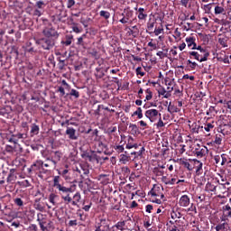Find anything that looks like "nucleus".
Wrapping results in <instances>:
<instances>
[{
  "label": "nucleus",
  "instance_id": "1",
  "mask_svg": "<svg viewBox=\"0 0 231 231\" xmlns=\"http://www.w3.org/2000/svg\"><path fill=\"white\" fill-rule=\"evenodd\" d=\"M75 187H77V185L75 184L71 185L69 188L61 184L58 188H56L65 205H69V202L71 201L70 194L75 192Z\"/></svg>",
  "mask_w": 231,
  "mask_h": 231
},
{
  "label": "nucleus",
  "instance_id": "2",
  "mask_svg": "<svg viewBox=\"0 0 231 231\" xmlns=\"http://www.w3.org/2000/svg\"><path fill=\"white\" fill-rule=\"evenodd\" d=\"M149 195L153 198L152 199V203H156L157 205H162V199H165V195L163 194V188L153 185V188L150 190Z\"/></svg>",
  "mask_w": 231,
  "mask_h": 231
},
{
  "label": "nucleus",
  "instance_id": "3",
  "mask_svg": "<svg viewBox=\"0 0 231 231\" xmlns=\"http://www.w3.org/2000/svg\"><path fill=\"white\" fill-rule=\"evenodd\" d=\"M56 42L57 41H55L53 38H47L46 36H44L43 38H40L36 41V44H38V46H41L42 50H46L47 51H50V50H53Z\"/></svg>",
  "mask_w": 231,
  "mask_h": 231
},
{
  "label": "nucleus",
  "instance_id": "4",
  "mask_svg": "<svg viewBox=\"0 0 231 231\" xmlns=\"http://www.w3.org/2000/svg\"><path fill=\"white\" fill-rule=\"evenodd\" d=\"M44 167L46 169L45 172H48L51 167L53 169V162L48 161V159H46V162L42 161H37L34 164L32 165L31 169H32V171H38V169H42V171H44Z\"/></svg>",
  "mask_w": 231,
  "mask_h": 231
},
{
  "label": "nucleus",
  "instance_id": "5",
  "mask_svg": "<svg viewBox=\"0 0 231 231\" xmlns=\"http://www.w3.org/2000/svg\"><path fill=\"white\" fill-rule=\"evenodd\" d=\"M42 34L44 37H47L48 39H53L54 41L59 39V32H57V30H55L53 27H46L43 29Z\"/></svg>",
  "mask_w": 231,
  "mask_h": 231
},
{
  "label": "nucleus",
  "instance_id": "6",
  "mask_svg": "<svg viewBox=\"0 0 231 231\" xmlns=\"http://www.w3.org/2000/svg\"><path fill=\"white\" fill-rule=\"evenodd\" d=\"M194 156L197 158H205L208 154V148L207 146L197 144L195 150L193 151Z\"/></svg>",
  "mask_w": 231,
  "mask_h": 231
},
{
  "label": "nucleus",
  "instance_id": "7",
  "mask_svg": "<svg viewBox=\"0 0 231 231\" xmlns=\"http://www.w3.org/2000/svg\"><path fill=\"white\" fill-rule=\"evenodd\" d=\"M144 116L150 120V122H156L159 116H162V114L154 108L148 109L144 113Z\"/></svg>",
  "mask_w": 231,
  "mask_h": 231
},
{
  "label": "nucleus",
  "instance_id": "8",
  "mask_svg": "<svg viewBox=\"0 0 231 231\" xmlns=\"http://www.w3.org/2000/svg\"><path fill=\"white\" fill-rule=\"evenodd\" d=\"M134 10L136 11V15L139 21H147V9L143 7H135Z\"/></svg>",
  "mask_w": 231,
  "mask_h": 231
},
{
  "label": "nucleus",
  "instance_id": "9",
  "mask_svg": "<svg viewBox=\"0 0 231 231\" xmlns=\"http://www.w3.org/2000/svg\"><path fill=\"white\" fill-rule=\"evenodd\" d=\"M60 158H62V152L56 151L54 152V159L47 158V162H51L53 169H56Z\"/></svg>",
  "mask_w": 231,
  "mask_h": 231
},
{
  "label": "nucleus",
  "instance_id": "10",
  "mask_svg": "<svg viewBox=\"0 0 231 231\" xmlns=\"http://www.w3.org/2000/svg\"><path fill=\"white\" fill-rule=\"evenodd\" d=\"M95 149L99 154L107 151V144L103 143L102 141L97 140L95 142Z\"/></svg>",
  "mask_w": 231,
  "mask_h": 231
},
{
  "label": "nucleus",
  "instance_id": "11",
  "mask_svg": "<svg viewBox=\"0 0 231 231\" xmlns=\"http://www.w3.org/2000/svg\"><path fill=\"white\" fill-rule=\"evenodd\" d=\"M215 163L217 165L221 163V165H225L226 162H228V155L226 153H222L220 155H215L214 156Z\"/></svg>",
  "mask_w": 231,
  "mask_h": 231
},
{
  "label": "nucleus",
  "instance_id": "12",
  "mask_svg": "<svg viewBox=\"0 0 231 231\" xmlns=\"http://www.w3.org/2000/svg\"><path fill=\"white\" fill-rule=\"evenodd\" d=\"M65 134L69 138V140H79V136L77 134V130L73 127L67 126V130Z\"/></svg>",
  "mask_w": 231,
  "mask_h": 231
},
{
  "label": "nucleus",
  "instance_id": "13",
  "mask_svg": "<svg viewBox=\"0 0 231 231\" xmlns=\"http://www.w3.org/2000/svg\"><path fill=\"white\" fill-rule=\"evenodd\" d=\"M196 50H198V51H200V53H203V57L200 58L199 62H206V60H208V57H210V52H208L207 49H203L201 46L196 45Z\"/></svg>",
  "mask_w": 231,
  "mask_h": 231
},
{
  "label": "nucleus",
  "instance_id": "14",
  "mask_svg": "<svg viewBox=\"0 0 231 231\" xmlns=\"http://www.w3.org/2000/svg\"><path fill=\"white\" fill-rule=\"evenodd\" d=\"M189 162H193L194 165H196L197 176H200V174H203V162L198 161V159L189 160Z\"/></svg>",
  "mask_w": 231,
  "mask_h": 231
},
{
  "label": "nucleus",
  "instance_id": "15",
  "mask_svg": "<svg viewBox=\"0 0 231 231\" xmlns=\"http://www.w3.org/2000/svg\"><path fill=\"white\" fill-rule=\"evenodd\" d=\"M179 205L180 207H189V205H190V198H189V196L187 195H183L180 197V200H179Z\"/></svg>",
  "mask_w": 231,
  "mask_h": 231
},
{
  "label": "nucleus",
  "instance_id": "16",
  "mask_svg": "<svg viewBox=\"0 0 231 231\" xmlns=\"http://www.w3.org/2000/svg\"><path fill=\"white\" fill-rule=\"evenodd\" d=\"M37 221L40 225V228L42 231L46 230V226H44V224L46 223V218H44V215L42 213L37 214Z\"/></svg>",
  "mask_w": 231,
  "mask_h": 231
},
{
  "label": "nucleus",
  "instance_id": "17",
  "mask_svg": "<svg viewBox=\"0 0 231 231\" xmlns=\"http://www.w3.org/2000/svg\"><path fill=\"white\" fill-rule=\"evenodd\" d=\"M218 43L222 48H228V37L225 34H219Z\"/></svg>",
  "mask_w": 231,
  "mask_h": 231
},
{
  "label": "nucleus",
  "instance_id": "18",
  "mask_svg": "<svg viewBox=\"0 0 231 231\" xmlns=\"http://www.w3.org/2000/svg\"><path fill=\"white\" fill-rule=\"evenodd\" d=\"M127 33L128 35H132V37L136 38L140 35V29H138V26L134 25L131 28H128Z\"/></svg>",
  "mask_w": 231,
  "mask_h": 231
},
{
  "label": "nucleus",
  "instance_id": "19",
  "mask_svg": "<svg viewBox=\"0 0 231 231\" xmlns=\"http://www.w3.org/2000/svg\"><path fill=\"white\" fill-rule=\"evenodd\" d=\"M164 82L165 85L167 86V91H169V93H172V91H174V79L166 78L164 79Z\"/></svg>",
  "mask_w": 231,
  "mask_h": 231
},
{
  "label": "nucleus",
  "instance_id": "20",
  "mask_svg": "<svg viewBox=\"0 0 231 231\" xmlns=\"http://www.w3.org/2000/svg\"><path fill=\"white\" fill-rule=\"evenodd\" d=\"M130 161H131V156H129V154H127V152H125V153H122L119 156V162L123 165H125L126 163H129Z\"/></svg>",
  "mask_w": 231,
  "mask_h": 231
},
{
  "label": "nucleus",
  "instance_id": "21",
  "mask_svg": "<svg viewBox=\"0 0 231 231\" xmlns=\"http://www.w3.org/2000/svg\"><path fill=\"white\" fill-rule=\"evenodd\" d=\"M87 37V34H82L80 37H79L77 45L81 46V48H86V46H88V42H86Z\"/></svg>",
  "mask_w": 231,
  "mask_h": 231
},
{
  "label": "nucleus",
  "instance_id": "22",
  "mask_svg": "<svg viewBox=\"0 0 231 231\" xmlns=\"http://www.w3.org/2000/svg\"><path fill=\"white\" fill-rule=\"evenodd\" d=\"M189 59H192V57L196 60H201V59H203V52L201 51H189Z\"/></svg>",
  "mask_w": 231,
  "mask_h": 231
},
{
  "label": "nucleus",
  "instance_id": "23",
  "mask_svg": "<svg viewBox=\"0 0 231 231\" xmlns=\"http://www.w3.org/2000/svg\"><path fill=\"white\" fill-rule=\"evenodd\" d=\"M17 180V175H15V170L11 169L7 176V183H14Z\"/></svg>",
  "mask_w": 231,
  "mask_h": 231
},
{
  "label": "nucleus",
  "instance_id": "24",
  "mask_svg": "<svg viewBox=\"0 0 231 231\" xmlns=\"http://www.w3.org/2000/svg\"><path fill=\"white\" fill-rule=\"evenodd\" d=\"M82 199V197L80 196V192H77L74 196L73 199H71V201L69 203H71V205L73 207H77V205H79V203H80V199Z\"/></svg>",
  "mask_w": 231,
  "mask_h": 231
},
{
  "label": "nucleus",
  "instance_id": "25",
  "mask_svg": "<svg viewBox=\"0 0 231 231\" xmlns=\"http://www.w3.org/2000/svg\"><path fill=\"white\" fill-rule=\"evenodd\" d=\"M217 186H216L215 182H208L205 187L206 192H214L216 194V189Z\"/></svg>",
  "mask_w": 231,
  "mask_h": 231
},
{
  "label": "nucleus",
  "instance_id": "26",
  "mask_svg": "<svg viewBox=\"0 0 231 231\" xmlns=\"http://www.w3.org/2000/svg\"><path fill=\"white\" fill-rule=\"evenodd\" d=\"M196 39L194 37L189 36L186 38V42L188 44L189 48H191V50H196Z\"/></svg>",
  "mask_w": 231,
  "mask_h": 231
},
{
  "label": "nucleus",
  "instance_id": "27",
  "mask_svg": "<svg viewBox=\"0 0 231 231\" xmlns=\"http://www.w3.org/2000/svg\"><path fill=\"white\" fill-rule=\"evenodd\" d=\"M72 42H73V34H67L65 36V41H61V44H63V46H71Z\"/></svg>",
  "mask_w": 231,
  "mask_h": 231
},
{
  "label": "nucleus",
  "instance_id": "28",
  "mask_svg": "<svg viewBox=\"0 0 231 231\" xmlns=\"http://www.w3.org/2000/svg\"><path fill=\"white\" fill-rule=\"evenodd\" d=\"M78 172H79L83 180H89V169L82 168V171H80V170H78Z\"/></svg>",
  "mask_w": 231,
  "mask_h": 231
},
{
  "label": "nucleus",
  "instance_id": "29",
  "mask_svg": "<svg viewBox=\"0 0 231 231\" xmlns=\"http://www.w3.org/2000/svg\"><path fill=\"white\" fill-rule=\"evenodd\" d=\"M215 229L217 231H228V223H219L218 225L216 226Z\"/></svg>",
  "mask_w": 231,
  "mask_h": 231
},
{
  "label": "nucleus",
  "instance_id": "30",
  "mask_svg": "<svg viewBox=\"0 0 231 231\" xmlns=\"http://www.w3.org/2000/svg\"><path fill=\"white\" fill-rule=\"evenodd\" d=\"M134 141V139L130 136L128 137V143H126V149H138V144L137 143H133V142Z\"/></svg>",
  "mask_w": 231,
  "mask_h": 231
},
{
  "label": "nucleus",
  "instance_id": "31",
  "mask_svg": "<svg viewBox=\"0 0 231 231\" xmlns=\"http://www.w3.org/2000/svg\"><path fill=\"white\" fill-rule=\"evenodd\" d=\"M154 24H156V20H149V22L147 23V32L148 33L151 35L152 34V30L154 28Z\"/></svg>",
  "mask_w": 231,
  "mask_h": 231
},
{
  "label": "nucleus",
  "instance_id": "32",
  "mask_svg": "<svg viewBox=\"0 0 231 231\" xmlns=\"http://www.w3.org/2000/svg\"><path fill=\"white\" fill-rule=\"evenodd\" d=\"M216 122L212 121L211 123H207L204 125V130L207 133H210V131H212L214 129V127H216Z\"/></svg>",
  "mask_w": 231,
  "mask_h": 231
},
{
  "label": "nucleus",
  "instance_id": "33",
  "mask_svg": "<svg viewBox=\"0 0 231 231\" xmlns=\"http://www.w3.org/2000/svg\"><path fill=\"white\" fill-rule=\"evenodd\" d=\"M13 136L16 139V143L19 142V140H26L28 138L27 134H22V133H17L13 134Z\"/></svg>",
  "mask_w": 231,
  "mask_h": 231
},
{
  "label": "nucleus",
  "instance_id": "34",
  "mask_svg": "<svg viewBox=\"0 0 231 231\" xmlns=\"http://www.w3.org/2000/svg\"><path fill=\"white\" fill-rule=\"evenodd\" d=\"M223 213L225 217H231V206L228 204L223 207Z\"/></svg>",
  "mask_w": 231,
  "mask_h": 231
},
{
  "label": "nucleus",
  "instance_id": "35",
  "mask_svg": "<svg viewBox=\"0 0 231 231\" xmlns=\"http://www.w3.org/2000/svg\"><path fill=\"white\" fill-rule=\"evenodd\" d=\"M124 226H125V221H120V222H117L115 226H113L112 228H116V230H121V231H124L125 230V228H124Z\"/></svg>",
  "mask_w": 231,
  "mask_h": 231
},
{
  "label": "nucleus",
  "instance_id": "36",
  "mask_svg": "<svg viewBox=\"0 0 231 231\" xmlns=\"http://www.w3.org/2000/svg\"><path fill=\"white\" fill-rule=\"evenodd\" d=\"M39 125L33 124L31 126V136H35V134H39Z\"/></svg>",
  "mask_w": 231,
  "mask_h": 231
},
{
  "label": "nucleus",
  "instance_id": "37",
  "mask_svg": "<svg viewBox=\"0 0 231 231\" xmlns=\"http://www.w3.org/2000/svg\"><path fill=\"white\" fill-rule=\"evenodd\" d=\"M226 10L223 6H220L219 5L215 6V15H219L221 14H226Z\"/></svg>",
  "mask_w": 231,
  "mask_h": 231
},
{
  "label": "nucleus",
  "instance_id": "38",
  "mask_svg": "<svg viewBox=\"0 0 231 231\" xmlns=\"http://www.w3.org/2000/svg\"><path fill=\"white\" fill-rule=\"evenodd\" d=\"M180 165H183V167H185V169H188V171H192L194 169V167H192V165H190V162H187V160L180 159Z\"/></svg>",
  "mask_w": 231,
  "mask_h": 231
},
{
  "label": "nucleus",
  "instance_id": "39",
  "mask_svg": "<svg viewBox=\"0 0 231 231\" xmlns=\"http://www.w3.org/2000/svg\"><path fill=\"white\" fill-rule=\"evenodd\" d=\"M191 127V133H195L196 134L199 133V129H203V126L199 125L197 123H193Z\"/></svg>",
  "mask_w": 231,
  "mask_h": 231
},
{
  "label": "nucleus",
  "instance_id": "40",
  "mask_svg": "<svg viewBox=\"0 0 231 231\" xmlns=\"http://www.w3.org/2000/svg\"><path fill=\"white\" fill-rule=\"evenodd\" d=\"M168 111L169 113H179L180 108H178V106H175L174 105H171V103L170 102L169 106H168Z\"/></svg>",
  "mask_w": 231,
  "mask_h": 231
},
{
  "label": "nucleus",
  "instance_id": "41",
  "mask_svg": "<svg viewBox=\"0 0 231 231\" xmlns=\"http://www.w3.org/2000/svg\"><path fill=\"white\" fill-rule=\"evenodd\" d=\"M222 142H223V134H217L215 136L214 143H216L217 145H221Z\"/></svg>",
  "mask_w": 231,
  "mask_h": 231
},
{
  "label": "nucleus",
  "instance_id": "42",
  "mask_svg": "<svg viewBox=\"0 0 231 231\" xmlns=\"http://www.w3.org/2000/svg\"><path fill=\"white\" fill-rule=\"evenodd\" d=\"M60 176H54L53 177V187L57 189L58 187H60Z\"/></svg>",
  "mask_w": 231,
  "mask_h": 231
},
{
  "label": "nucleus",
  "instance_id": "43",
  "mask_svg": "<svg viewBox=\"0 0 231 231\" xmlns=\"http://www.w3.org/2000/svg\"><path fill=\"white\" fill-rule=\"evenodd\" d=\"M152 33H154L156 36L163 33V24L161 23L159 27H155L154 31H152Z\"/></svg>",
  "mask_w": 231,
  "mask_h": 231
},
{
  "label": "nucleus",
  "instance_id": "44",
  "mask_svg": "<svg viewBox=\"0 0 231 231\" xmlns=\"http://www.w3.org/2000/svg\"><path fill=\"white\" fill-rule=\"evenodd\" d=\"M133 116H137V118H143V114L142 113V107H137V110L134 112Z\"/></svg>",
  "mask_w": 231,
  "mask_h": 231
},
{
  "label": "nucleus",
  "instance_id": "45",
  "mask_svg": "<svg viewBox=\"0 0 231 231\" xmlns=\"http://www.w3.org/2000/svg\"><path fill=\"white\" fill-rule=\"evenodd\" d=\"M153 174H155V176H163V174H165V171L160 169V167H155L153 169Z\"/></svg>",
  "mask_w": 231,
  "mask_h": 231
},
{
  "label": "nucleus",
  "instance_id": "46",
  "mask_svg": "<svg viewBox=\"0 0 231 231\" xmlns=\"http://www.w3.org/2000/svg\"><path fill=\"white\" fill-rule=\"evenodd\" d=\"M96 71H97L96 77H97V79H102L103 77L106 76V74L104 73V70H102L101 68H97V69H96Z\"/></svg>",
  "mask_w": 231,
  "mask_h": 231
},
{
  "label": "nucleus",
  "instance_id": "47",
  "mask_svg": "<svg viewBox=\"0 0 231 231\" xmlns=\"http://www.w3.org/2000/svg\"><path fill=\"white\" fill-rule=\"evenodd\" d=\"M129 129H131V134H138V126L136 125L130 124Z\"/></svg>",
  "mask_w": 231,
  "mask_h": 231
},
{
  "label": "nucleus",
  "instance_id": "48",
  "mask_svg": "<svg viewBox=\"0 0 231 231\" xmlns=\"http://www.w3.org/2000/svg\"><path fill=\"white\" fill-rule=\"evenodd\" d=\"M99 15L100 17H104V19H109L111 17V14L107 11H100Z\"/></svg>",
  "mask_w": 231,
  "mask_h": 231
},
{
  "label": "nucleus",
  "instance_id": "49",
  "mask_svg": "<svg viewBox=\"0 0 231 231\" xmlns=\"http://www.w3.org/2000/svg\"><path fill=\"white\" fill-rule=\"evenodd\" d=\"M56 198H58V196L55 193H51L50 196H49L50 203H51L53 205H57V203L55 202Z\"/></svg>",
  "mask_w": 231,
  "mask_h": 231
},
{
  "label": "nucleus",
  "instance_id": "50",
  "mask_svg": "<svg viewBox=\"0 0 231 231\" xmlns=\"http://www.w3.org/2000/svg\"><path fill=\"white\" fill-rule=\"evenodd\" d=\"M14 205L17 207H23L24 206V201L21 198H16L14 199Z\"/></svg>",
  "mask_w": 231,
  "mask_h": 231
},
{
  "label": "nucleus",
  "instance_id": "51",
  "mask_svg": "<svg viewBox=\"0 0 231 231\" xmlns=\"http://www.w3.org/2000/svg\"><path fill=\"white\" fill-rule=\"evenodd\" d=\"M81 156L85 160H88V162H93V156L91 154H89L88 152H85Z\"/></svg>",
  "mask_w": 231,
  "mask_h": 231
},
{
  "label": "nucleus",
  "instance_id": "52",
  "mask_svg": "<svg viewBox=\"0 0 231 231\" xmlns=\"http://www.w3.org/2000/svg\"><path fill=\"white\" fill-rule=\"evenodd\" d=\"M58 173L60 174V176H62V178H64V177H66L67 175L69 174V170L65 169L63 171H59Z\"/></svg>",
  "mask_w": 231,
  "mask_h": 231
},
{
  "label": "nucleus",
  "instance_id": "53",
  "mask_svg": "<svg viewBox=\"0 0 231 231\" xmlns=\"http://www.w3.org/2000/svg\"><path fill=\"white\" fill-rule=\"evenodd\" d=\"M89 55H91L92 57H94V59H98V51L96 49H92L89 51Z\"/></svg>",
  "mask_w": 231,
  "mask_h": 231
},
{
  "label": "nucleus",
  "instance_id": "54",
  "mask_svg": "<svg viewBox=\"0 0 231 231\" xmlns=\"http://www.w3.org/2000/svg\"><path fill=\"white\" fill-rule=\"evenodd\" d=\"M145 93H146V100H151L152 98V91H151V88L146 89Z\"/></svg>",
  "mask_w": 231,
  "mask_h": 231
},
{
  "label": "nucleus",
  "instance_id": "55",
  "mask_svg": "<svg viewBox=\"0 0 231 231\" xmlns=\"http://www.w3.org/2000/svg\"><path fill=\"white\" fill-rule=\"evenodd\" d=\"M212 5H215L214 3L208 4L204 5V10L208 13L210 14V11L212 10Z\"/></svg>",
  "mask_w": 231,
  "mask_h": 231
},
{
  "label": "nucleus",
  "instance_id": "56",
  "mask_svg": "<svg viewBox=\"0 0 231 231\" xmlns=\"http://www.w3.org/2000/svg\"><path fill=\"white\" fill-rule=\"evenodd\" d=\"M187 62L188 64H189V68H191V69H196V68H198V63H196L195 61L188 60Z\"/></svg>",
  "mask_w": 231,
  "mask_h": 231
},
{
  "label": "nucleus",
  "instance_id": "57",
  "mask_svg": "<svg viewBox=\"0 0 231 231\" xmlns=\"http://www.w3.org/2000/svg\"><path fill=\"white\" fill-rule=\"evenodd\" d=\"M115 151H116V152H124L125 148L124 145H116L114 146Z\"/></svg>",
  "mask_w": 231,
  "mask_h": 231
},
{
  "label": "nucleus",
  "instance_id": "58",
  "mask_svg": "<svg viewBox=\"0 0 231 231\" xmlns=\"http://www.w3.org/2000/svg\"><path fill=\"white\" fill-rule=\"evenodd\" d=\"M70 97H75V98H79V97H80V94L79 93V91L72 88L70 90Z\"/></svg>",
  "mask_w": 231,
  "mask_h": 231
},
{
  "label": "nucleus",
  "instance_id": "59",
  "mask_svg": "<svg viewBox=\"0 0 231 231\" xmlns=\"http://www.w3.org/2000/svg\"><path fill=\"white\" fill-rule=\"evenodd\" d=\"M143 151H145V148L142 147L139 152H133L131 154H134L135 158H138V156H142Z\"/></svg>",
  "mask_w": 231,
  "mask_h": 231
},
{
  "label": "nucleus",
  "instance_id": "60",
  "mask_svg": "<svg viewBox=\"0 0 231 231\" xmlns=\"http://www.w3.org/2000/svg\"><path fill=\"white\" fill-rule=\"evenodd\" d=\"M142 67H138L137 69H136V75H140V77H144V75H145V72H143V71H142Z\"/></svg>",
  "mask_w": 231,
  "mask_h": 231
},
{
  "label": "nucleus",
  "instance_id": "61",
  "mask_svg": "<svg viewBox=\"0 0 231 231\" xmlns=\"http://www.w3.org/2000/svg\"><path fill=\"white\" fill-rule=\"evenodd\" d=\"M73 6H75V0H68L67 8H73Z\"/></svg>",
  "mask_w": 231,
  "mask_h": 231
},
{
  "label": "nucleus",
  "instance_id": "62",
  "mask_svg": "<svg viewBox=\"0 0 231 231\" xmlns=\"http://www.w3.org/2000/svg\"><path fill=\"white\" fill-rule=\"evenodd\" d=\"M157 57H160V59H165L167 57V53L160 51L156 53Z\"/></svg>",
  "mask_w": 231,
  "mask_h": 231
},
{
  "label": "nucleus",
  "instance_id": "63",
  "mask_svg": "<svg viewBox=\"0 0 231 231\" xmlns=\"http://www.w3.org/2000/svg\"><path fill=\"white\" fill-rule=\"evenodd\" d=\"M192 28H194V25H192L190 23H187L186 25H184V30H186V32L192 30Z\"/></svg>",
  "mask_w": 231,
  "mask_h": 231
},
{
  "label": "nucleus",
  "instance_id": "64",
  "mask_svg": "<svg viewBox=\"0 0 231 231\" xmlns=\"http://www.w3.org/2000/svg\"><path fill=\"white\" fill-rule=\"evenodd\" d=\"M180 148H179L178 151H179L180 154H183V152H185V151H187L185 149L186 146H185V144H180Z\"/></svg>",
  "mask_w": 231,
  "mask_h": 231
}]
</instances>
